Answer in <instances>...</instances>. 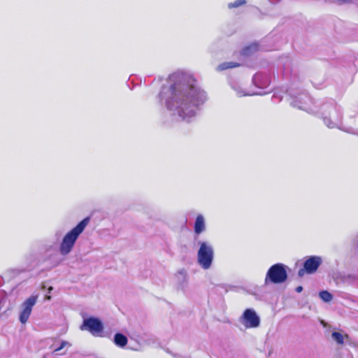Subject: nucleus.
<instances>
[{"label": "nucleus", "instance_id": "f257e3e1", "mask_svg": "<svg viewBox=\"0 0 358 358\" xmlns=\"http://www.w3.org/2000/svg\"><path fill=\"white\" fill-rule=\"evenodd\" d=\"M169 78V86L163 87L159 94L160 101L174 120L192 121L207 101L206 92L189 71L178 69Z\"/></svg>", "mask_w": 358, "mask_h": 358}, {"label": "nucleus", "instance_id": "f03ea898", "mask_svg": "<svg viewBox=\"0 0 358 358\" xmlns=\"http://www.w3.org/2000/svg\"><path fill=\"white\" fill-rule=\"evenodd\" d=\"M321 115L324 123L329 128H338L345 132L358 136V130L343 125L341 122L343 115L341 108L333 103L323 104L321 107Z\"/></svg>", "mask_w": 358, "mask_h": 358}, {"label": "nucleus", "instance_id": "7ed1b4c3", "mask_svg": "<svg viewBox=\"0 0 358 358\" xmlns=\"http://www.w3.org/2000/svg\"><path fill=\"white\" fill-rule=\"evenodd\" d=\"M90 220V218L89 217L84 218L64 236L59 246V252L62 255H66L70 253L76 240L89 224Z\"/></svg>", "mask_w": 358, "mask_h": 358}, {"label": "nucleus", "instance_id": "20e7f679", "mask_svg": "<svg viewBox=\"0 0 358 358\" xmlns=\"http://www.w3.org/2000/svg\"><path fill=\"white\" fill-rule=\"evenodd\" d=\"M199 248L197 252V263L204 270L209 269L214 259V249L208 241H199Z\"/></svg>", "mask_w": 358, "mask_h": 358}, {"label": "nucleus", "instance_id": "39448f33", "mask_svg": "<svg viewBox=\"0 0 358 358\" xmlns=\"http://www.w3.org/2000/svg\"><path fill=\"white\" fill-rule=\"evenodd\" d=\"M287 278L286 266L280 263L271 266L268 270L265 278V283L272 282L280 284L284 282Z\"/></svg>", "mask_w": 358, "mask_h": 358}, {"label": "nucleus", "instance_id": "423d86ee", "mask_svg": "<svg viewBox=\"0 0 358 358\" xmlns=\"http://www.w3.org/2000/svg\"><path fill=\"white\" fill-rule=\"evenodd\" d=\"M38 298V294L31 295L22 303L19 315V320L22 324H25L28 321L32 308L36 303Z\"/></svg>", "mask_w": 358, "mask_h": 358}, {"label": "nucleus", "instance_id": "0eeeda50", "mask_svg": "<svg viewBox=\"0 0 358 358\" xmlns=\"http://www.w3.org/2000/svg\"><path fill=\"white\" fill-rule=\"evenodd\" d=\"M289 94L292 99L290 104L293 107L306 110L308 113H313V110L311 108L307 107L308 103L311 101V99L306 93L301 92L298 95H295L289 92Z\"/></svg>", "mask_w": 358, "mask_h": 358}, {"label": "nucleus", "instance_id": "6e6552de", "mask_svg": "<svg viewBox=\"0 0 358 358\" xmlns=\"http://www.w3.org/2000/svg\"><path fill=\"white\" fill-rule=\"evenodd\" d=\"M240 322L245 328H257L259 326L260 319L255 310L248 308L241 317Z\"/></svg>", "mask_w": 358, "mask_h": 358}, {"label": "nucleus", "instance_id": "1a4fd4ad", "mask_svg": "<svg viewBox=\"0 0 358 358\" xmlns=\"http://www.w3.org/2000/svg\"><path fill=\"white\" fill-rule=\"evenodd\" d=\"M81 330H87L94 336H99L103 330V326L100 320L95 317H89L85 319L82 326Z\"/></svg>", "mask_w": 358, "mask_h": 358}, {"label": "nucleus", "instance_id": "9d476101", "mask_svg": "<svg viewBox=\"0 0 358 358\" xmlns=\"http://www.w3.org/2000/svg\"><path fill=\"white\" fill-rule=\"evenodd\" d=\"M322 263V258L320 256H309L307 257L303 262V266L306 270V273H315L320 266Z\"/></svg>", "mask_w": 358, "mask_h": 358}, {"label": "nucleus", "instance_id": "9b49d317", "mask_svg": "<svg viewBox=\"0 0 358 358\" xmlns=\"http://www.w3.org/2000/svg\"><path fill=\"white\" fill-rule=\"evenodd\" d=\"M229 85L238 97L263 94L261 92H254L252 90L245 88L243 84L238 81H231Z\"/></svg>", "mask_w": 358, "mask_h": 358}, {"label": "nucleus", "instance_id": "f8f14e48", "mask_svg": "<svg viewBox=\"0 0 358 358\" xmlns=\"http://www.w3.org/2000/svg\"><path fill=\"white\" fill-rule=\"evenodd\" d=\"M206 229L205 220L202 215H198L196 217L194 222V233L199 235Z\"/></svg>", "mask_w": 358, "mask_h": 358}, {"label": "nucleus", "instance_id": "ddd939ff", "mask_svg": "<svg viewBox=\"0 0 358 358\" xmlns=\"http://www.w3.org/2000/svg\"><path fill=\"white\" fill-rule=\"evenodd\" d=\"M113 341L117 346L124 348L127 344L128 339L127 336L122 333H117L114 336Z\"/></svg>", "mask_w": 358, "mask_h": 358}, {"label": "nucleus", "instance_id": "4468645a", "mask_svg": "<svg viewBox=\"0 0 358 358\" xmlns=\"http://www.w3.org/2000/svg\"><path fill=\"white\" fill-rule=\"evenodd\" d=\"M240 64L234 62H226L220 64L217 67V70L219 71H224L229 69H232L239 66Z\"/></svg>", "mask_w": 358, "mask_h": 358}, {"label": "nucleus", "instance_id": "2eb2a0df", "mask_svg": "<svg viewBox=\"0 0 358 358\" xmlns=\"http://www.w3.org/2000/svg\"><path fill=\"white\" fill-rule=\"evenodd\" d=\"M258 50H259L258 44L252 43V44L244 48L242 50L241 54L244 56H248Z\"/></svg>", "mask_w": 358, "mask_h": 358}, {"label": "nucleus", "instance_id": "dca6fc26", "mask_svg": "<svg viewBox=\"0 0 358 358\" xmlns=\"http://www.w3.org/2000/svg\"><path fill=\"white\" fill-rule=\"evenodd\" d=\"M331 338L334 341H335L338 344H343L344 343V338H348V335H345V336H344L342 334H341L340 332H337V331H334L332 334H331Z\"/></svg>", "mask_w": 358, "mask_h": 358}, {"label": "nucleus", "instance_id": "f3484780", "mask_svg": "<svg viewBox=\"0 0 358 358\" xmlns=\"http://www.w3.org/2000/svg\"><path fill=\"white\" fill-rule=\"evenodd\" d=\"M319 296L320 297V299L324 301V302H329L331 301L333 296H332V294L331 293H329V292L327 291H321L320 293H319Z\"/></svg>", "mask_w": 358, "mask_h": 358}, {"label": "nucleus", "instance_id": "a211bd4d", "mask_svg": "<svg viewBox=\"0 0 358 358\" xmlns=\"http://www.w3.org/2000/svg\"><path fill=\"white\" fill-rule=\"evenodd\" d=\"M246 3V0H236L234 2L229 3L227 6L229 9H232L245 5Z\"/></svg>", "mask_w": 358, "mask_h": 358}, {"label": "nucleus", "instance_id": "6ab92c4d", "mask_svg": "<svg viewBox=\"0 0 358 358\" xmlns=\"http://www.w3.org/2000/svg\"><path fill=\"white\" fill-rule=\"evenodd\" d=\"M262 78V76L260 74H256L253 77L252 82L253 83L259 88H264L266 87V85H261L259 83V80Z\"/></svg>", "mask_w": 358, "mask_h": 358}, {"label": "nucleus", "instance_id": "aec40b11", "mask_svg": "<svg viewBox=\"0 0 358 358\" xmlns=\"http://www.w3.org/2000/svg\"><path fill=\"white\" fill-rule=\"evenodd\" d=\"M69 345V343L66 342V341H62L59 345V347L57 348L56 349L54 350V351L52 352V354L53 355H58V352L60 351L61 350H62L64 347H66V345Z\"/></svg>", "mask_w": 358, "mask_h": 358}, {"label": "nucleus", "instance_id": "412c9836", "mask_svg": "<svg viewBox=\"0 0 358 358\" xmlns=\"http://www.w3.org/2000/svg\"><path fill=\"white\" fill-rule=\"evenodd\" d=\"M178 277L181 278L184 282L187 281L186 273L184 270H181L178 273Z\"/></svg>", "mask_w": 358, "mask_h": 358}, {"label": "nucleus", "instance_id": "4be33fe9", "mask_svg": "<svg viewBox=\"0 0 358 358\" xmlns=\"http://www.w3.org/2000/svg\"><path fill=\"white\" fill-rule=\"evenodd\" d=\"M305 273H306V270L304 267L303 268H301L298 272V275L299 277L303 276Z\"/></svg>", "mask_w": 358, "mask_h": 358}, {"label": "nucleus", "instance_id": "5701e85b", "mask_svg": "<svg viewBox=\"0 0 358 358\" xmlns=\"http://www.w3.org/2000/svg\"><path fill=\"white\" fill-rule=\"evenodd\" d=\"M336 1L341 3H346L350 2L352 0H336Z\"/></svg>", "mask_w": 358, "mask_h": 358}, {"label": "nucleus", "instance_id": "b1692460", "mask_svg": "<svg viewBox=\"0 0 358 358\" xmlns=\"http://www.w3.org/2000/svg\"><path fill=\"white\" fill-rule=\"evenodd\" d=\"M302 290H303V287L302 286H298L296 288V292H298V293L301 292Z\"/></svg>", "mask_w": 358, "mask_h": 358}, {"label": "nucleus", "instance_id": "393cba45", "mask_svg": "<svg viewBox=\"0 0 358 358\" xmlns=\"http://www.w3.org/2000/svg\"><path fill=\"white\" fill-rule=\"evenodd\" d=\"M45 299L46 300H50L51 299V296L49 294H47V295H45Z\"/></svg>", "mask_w": 358, "mask_h": 358}, {"label": "nucleus", "instance_id": "a878e982", "mask_svg": "<svg viewBox=\"0 0 358 358\" xmlns=\"http://www.w3.org/2000/svg\"><path fill=\"white\" fill-rule=\"evenodd\" d=\"M52 289H53V287H50L48 288V294H50L52 292Z\"/></svg>", "mask_w": 358, "mask_h": 358}, {"label": "nucleus", "instance_id": "bb28decb", "mask_svg": "<svg viewBox=\"0 0 358 358\" xmlns=\"http://www.w3.org/2000/svg\"><path fill=\"white\" fill-rule=\"evenodd\" d=\"M268 1H269L270 2H271V3H274V2H275V1H278V0H268Z\"/></svg>", "mask_w": 358, "mask_h": 358}, {"label": "nucleus", "instance_id": "cd10ccee", "mask_svg": "<svg viewBox=\"0 0 358 358\" xmlns=\"http://www.w3.org/2000/svg\"><path fill=\"white\" fill-rule=\"evenodd\" d=\"M43 358H45V357H43Z\"/></svg>", "mask_w": 358, "mask_h": 358}]
</instances>
